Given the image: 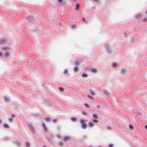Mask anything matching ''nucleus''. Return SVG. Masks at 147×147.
<instances>
[{"instance_id":"nucleus-1","label":"nucleus","mask_w":147,"mask_h":147,"mask_svg":"<svg viewBox=\"0 0 147 147\" xmlns=\"http://www.w3.org/2000/svg\"><path fill=\"white\" fill-rule=\"evenodd\" d=\"M87 120L84 119H81L80 120V123L81 124V128L84 129H86L87 127V125L86 124Z\"/></svg>"},{"instance_id":"nucleus-2","label":"nucleus","mask_w":147,"mask_h":147,"mask_svg":"<svg viewBox=\"0 0 147 147\" xmlns=\"http://www.w3.org/2000/svg\"><path fill=\"white\" fill-rule=\"evenodd\" d=\"M7 40V39L6 38H2L0 39V44H5Z\"/></svg>"},{"instance_id":"nucleus-3","label":"nucleus","mask_w":147,"mask_h":147,"mask_svg":"<svg viewBox=\"0 0 147 147\" xmlns=\"http://www.w3.org/2000/svg\"><path fill=\"white\" fill-rule=\"evenodd\" d=\"M106 48L107 51L108 53H110L112 52V50L108 44L106 45Z\"/></svg>"},{"instance_id":"nucleus-4","label":"nucleus","mask_w":147,"mask_h":147,"mask_svg":"<svg viewBox=\"0 0 147 147\" xmlns=\"http://www.w3.org/2000/svg\"><path fill=\"white\" fill-rule=\"evenodd\" d=\"M28 125L29 127L30 128V130L32 131V132L34 133V134L35 133V131L34 129V127L32 125V124L30 123H28Z\"/></svg>"},{"instance_id":"nucleus-5","label":"nucleus","mask_w":147,"mask_h":147,"mask_svg":"<svg viewBox=\"0 0 147 147\" xmlns=\"http://www.w3.org/2000/svg\"><path fill=\"white\" fill-rule=\"evenodd\" d=\"M11 117L8 118V120L9 122H12L13 121V118L15 117L16 115L14 114H11Z\"/></svg>"},{"instance_id":"nucleus-6","label":"nucleus","mask_w":147,"mask_h":147,"mask_svg":"<svg viewBox=\"0 0 147 147\" xmlns=\"http://www.w3.org/2000/svg\"><path fill=\"white\" fill-rule=\"evenodd\" d=\"M13 143L17 146H21V143L20 141H18L13 142Z\"/></svg>"},{"instance_id":"nucleus-7","label":"nucleus","mask_w":147,"mask_h":147,"mask_svg":"<svg viewBox=\"0 0 147 147\" xmlns=\"http://www.w3.org/2000/svg\"><path fill=\"white\" fill-rule=\"evenodd\" d=\"M27 20L28 21L31 22L34 20V19L33 16H29L27 17Z\"/></svg>"},{"instance_id":"nucleus-8","label":"nucleus","mask_w":147,"mask_h":147,"mask_svg":"<svg viewBox=\"0 0 147 147\" xmlns=\"http://www.w3.org/2000/svg\"><path fill=\"white\" fill-rule=\"evenodd\" d=\"M47 140L48 142L50 143L51 144L53 145L54 144V142L52 139L50 138H47Z\"/></svg>"},{"instance_id":"nucleus-9","label":"nucleus","mask_w":147,"mask_h":147,"mask_svg":"<svg viewBox=\"0 0 147 147\" xmlns=\"http://www.w3.org/2000/svg\"><path fill=\"white\" fill-rule=\"evenodd\" d=\"M126 71V69L125 68H123L121 69V74L123 75L125 74Z\"/></svg>"},{"instance_id":"nucleus-10","label":"nucleus","mask_w":147,"mask_h":147,"mask_svg":"<svg viewBox=\"0 0 147 147\" xmlns=\"http://www.w3.org/2000/svg\"><path fill=\"white\" fill-rule=\"evenodd\" d=\"M42 126L43 128L44 129V131H45L47 132V131L48 129L46 127L45 124L44 123H43L42 124Z\"/></svg>"},{"instance_id":"nucleus-11","label":"nucleus","mask_w":147,"mask_h":147,"mask_svg":"<svg viewBox=\"0 0 147 147\" xmlns=\"http://www.w3.org/2000/svg\"><path fill=\"white\" fill-rule=\"evenodd\" d=\"M63 139L64 140L65 142H66L67 140H71L70 137L67 136H64L63 138Z\"/></svg>"},{"instance_id":"nucleus-12","label":"nucleus","mask_w":147,"mask_h":147,"mask_svg":"<svg viewBox=\"0 0 147 147\" xmlns=\"http://www.w3.org/2000/svg\"><path fill=\"white\" fill-rule=\"evenodd\" d=\"M88 125L91 128L93 127L94 126V124L92 122H89L88 123Z\"/></svg>"},{"instance_id":"nucleus-13","label":"nucleus","mask_w":147,"mask_h":147,"mask_svg":"<svg viewBox=\"0 0 147 147\" xmlns=\"http://www.w3.org/2000/svg\"><path fill=\"white\" fill-rule=\"evenodd\" d=\"M103 91L104 93L108 96L109 95L110 93L106 89H104L103 90Z\"/></svg>"},{"instance_id":"nucleus-14","label":"nucleus","mask_w":147,"mask_h":147,"mask_svg":"<svg viewBox=\"0 0 147 147\" xmlns=\"http://www.w3.org/2000/svg\"><path fill=\"white\" fill-rule=\"evenodd\" d=\"M142 13H139L136 15V19H138L142 16Z\"/></svg>"},{"instance_id":"nucleus-15","label":"nucleus","mask_w":147,"mask_h":147,"mask_svg":"<svg viewBox=\"0 0 147 147\" xmlns=\"http://www.w3.org/2000/svg\"><path fill=\"white\" fill-rule=\"evenodd\" d=\"M93 117L95 119H97L98 118V115L97 114L93 113L92 114Z\"/></svg>"},{"instance_id":"nucleus-16","label":"nucleus","mask_w":147,"mask_h":147,"mask_svg":"<svg viewBox=\"0 0 147 147\" xmlns=\"http://www.w3.org/2000/svg\"><path fill=\"white\" fill-rule=\"evenodd\" d=\"M51 119V118L50 117H46L45 118V121L48 122H50Z\"/></svg>"},{"instance_id":"nucleus-17","label":"nucleus","mask_w":147,"mask_h":147,"mask_svg":"<svg viewBox=\"0 0 147 147\" xmlns=\"http://www.w3.org/2000/svg\"><path fill=\"white\" fill-rule=\"evenodd\" d=\"M97 71V69L95 68H92L91 69V72L94 73H96Z\"/></svg>"},{"instance_id":"nucleus-18","label":"nucleus","mask_w":147,"mask_h":147,"mask_svg":"<svg viewBox=\"0 0 147 147\" xmlns=\"http://www.w3.org/2000/svg\"><path fill=\"white\" fill-rule=\"evenodd\" d=\"M4 99L5 101L6 102H9V99L7 97H5Z\"/></svg>"},{"instance_id":"nucleus-19","label":"nucleus","mask_w":147,"mask_h":147,"mask_svg":"<svg viewBox=\"0 0 147 147\" xmlns=\"http://www.w3.org/2000/svg\"><path fill=\"white\" fill-rule=\"evenodd\" d=\"M71 119L72 121L74 122H76L77 120L76 118L74 117H71Z\"/></svg>"},{"instance_id":"nucleus-20","label":"nucleus","mask_w":147,"mask_h":147,"mask_svg":"<svg viewBox=\"0 0 147 147\" xmlns=\"http://www.w3.org/2000/svg\"><path fill=\"white\" fill-rule=\"evenodd\" d=\"M80 6V4L79 3H77L76 5L75 9L76 10H78L79 9Z\"/></svg>"},{"instance_id":"nucleus-21","label":"nucleus","mask_w":147,"mask_h":147,"mask_svg":"<svg viewBox=\"0 0 147 147\" xmlns=\"http://www.w3.org/2000/svg\"><path fill=\"white\" fill-rule=\"evenodd\" d=\"M25 146L26 147H30V144L28 142H26L25 144Z\"/></svg>"},{"instance_id":"nucleus-22","label":"nucleus","mask_w":147,"mask_h":147,"mask_svg":"<svg viewBox=\"0 0 147 147\" xmlns=\"http://www.w3.org/2000/svg\"><path fill=\"white\" fill-rule=\"evenodd\" d=\"M82 76L83 78H86L88 76V74L86 73H84L82 74Z\"/></svg>"},{"instance_id":"nucleus-23","label":"nucleus","mask_w":147,"mask_h":147,"mask_svg":"<svg viewBox=\"0 0 147 147\" xmlns=\"http://www.w3.org/2000/svg\"><path fill=\"white\" fill-rule=\"evenodd\" d=\"M3 127L6 128H9V126L6 124H4L3 125Z\"/></svg>"},{"instance_id":"nucleus-24","label":"nucleus","mask_w":147,"mask_h":147,"mask_svg":"<svg viewBox=\"0 0 147 147\" xmlns=\"http://www.w3.org/2000/svg\"><path fill=\"white\" fill-rule=\"evenodd\" d=\"M78 70V66H76L74 67V71L75 72H77Z\"/></svg>"},{"instance_id":"nucleus-25","label":"nucleus","mask_w":147,"mask_h":147,"mask_svg":"<svg viewBox=\"0 0 147 147\" xmlns=\"http://www.w3.org/2000/svg\"><path fill=\"white\" fill-rule=\"evenodd\" d=\"M90 93L91 95L92 96H94L95 94V92L94 91H92V90H90Z\"/></svg>"},{"instance_id":"nucleus-26","label":"nucleus","mask_w":147,"mask_h":147,"mask_svg":"<svg viewBox=\"0 0 147 147\" xmlns=\"http://www.w3.org/2000/svg\"><path fill=\"white\" fill-rule=\"evenodd\" d=\"M117 63H114L112 64V67H114L117 66Z\"/></svg>"},{"instance_id":"nucleus-27","label":"nucleus","mask_w":147,"mask_h":147,"mask_svg":"<svg viewBox=\"0 0 147 147\" xmlns=\"http://www.w3.org/2000/svg\"><path fill=\"white\" fill-rule=\"evenodd\" d=\"M79 64V61L77 60L76 61L75 63V65H76V66H78Z\"/></svg>"},{"instance_id":"nucleus-28","label":"nucleus","mask_w":147,"mask_h":147,"mask_svg":"<svg viewBox=\"0 0 147 147\" xmlns=\"http://www.w3.org/2000/svg\"><path fill=\"white\" fill-rule=\"evenodd\" d=\"M9 53L8 52H7L6 53L5 55L4 56V57H7L9 56Z\"/></svg>"},{"instance_id":"nucleus-29","label":"nucleus","mask_w":147,"mask_h":147,"mask_svg":"<svg viewBox=\"0 0 147 147\" xmlns=\"http://www.w3.org/2000/svg\"><path fill=\"white\" fill-rule=\"evenodd\" d=\"M2 49L3 50H7L9 49V47H3Z\"/></svg>"},{"instance_id":"nucleus-30","label":"nucleus","mask_w":147,"mask_h":147,"mask_svg":"<svg viewBox=\"0 0 147 147\" xmlns=\"http://www.w3.org/2000/svg\"><path fill=\"white\" fill-rule=\"evenodd\" d=\"M64 143L63 142H60L59 143V145L60 146H63V145Z\"/></svg>"},{"instance_id":"nucleus-31","label":"nucleus","mask_w":147,"mask_h":147,"mask_svg":"<svg viewBox=\"0 0 147 147\" xmlns=\"http://www.w3.org/2000/svg\"><path fill=\"white\" fill-rule=\"evenodd\" d=\"M59 90L61 92H63L64 91V88L61 87H59Z\"/></svg>"},{"instance_id":"nucleus-32","label":"nucleus","mask_w":147,"mask_h":147,"mask_svg":"<svg viewBox=\"0 0 147 147\" xmlns=\"http://www.w3.org/2000/svg\"><path fill=\"white\" fill-rule=\"evenodd\" d=\"M82 139H85L87 138V136L86 135H84L82 136Z\"/></svg>"},{"instance_id":"nucleus-33","label":"nucleus","mask_w":147,"mask_h":147,"mask_svg":"<svg viewBox=\"0 0 147 147\" xmlns=\"http://www.w3.org/2000/svg\"><path fill=\"white\" fill-rule=\"evenodd\" d=\"M49 138H50L51 139L53 138V135L52 134H49Z\"/></svg>"},{"instance_id":"nucleus-34","label":"nucleus","mask_w":147,"mask_h":147,"mask_svg":"<svg viewBox=\"0 0 147 147\" xmlns=\"http://www.w3.org/2000/svg\"><path fill=\"white\" fill-rule=\"evenodd\" d=\"M68 70L67 69H65L64 70L63 72V73L65 74H66L67 73H68Z\"/></svg>"},{"instance_id":"nucleus-35","label":"nucleus","mask_w":147,"mask_h":147,"mask_svg":"<svg viewBox=\"0 0 147 147\" xmlns=\"http://www.w3.org/2000/svg\"><path fill=\"white\" fill-rule=\"evenodd\" d=\"M129 128L131 130H133L134 129L133 127L130 124L129 125Z\"/></svg>"},{"instance_id":"nucleus-36","label":"nucleus","mask_w":147,"mask_h":147,"mask_svg":"<svg viewBox=\"0 0 147 147\" xmlns=\"http://www.w3.org/2000/svg\"><path fill=\"white\" fill-rule=\"evenodd\" d=\"M4 139L5 141H8L9 140V138L7 137H4Z\"/></svg>"},{"instance_id":"nucleus-37","label":"nucleus","mask_w":147,"mask_h":147,"mask_svg":"<svg viewBox=\"0 0 147 147\" xmlns=\"http://www.w3.org/2000/svg\"><path fill=\"white\" fill-rule=\"evenodd\" d=\"M92 121L93 122L95 123H98V121L96 119H93L92 120Z\"/></svg>"},{"instance_id":"nucleus-38","label":"nucleus","mask_w":147,"mask_h":147,"mask_svg":"<svg viewBox=\"0 0 147 147\" xmlns=\"http://www.w3.org/2000/svg\"><path fill=\"white\" fill-rule=\"evenodd\" d=\"M84 106L86 107L89 108L90 107V106L87 103H85L84 104Z\"/></svg>"},{"instance_id":"nucleus-39","label":"nucleus","mask_w":147,"mask_h":147,"mask_svg":"<svg viewBox=\"0 0 147 147\" xmlns=\"http://www.w3.org/2000/svg\"><path fill=\"white\" fill-rule=\"evenodd\" d=\"M57 119H54L52 120V121L54 123H55L57 122Z\"/></svg>"},{"instance_id":"nucleus-40","label":"nucleus","mask_w":147,"mask_h":147,"mask_svg":"<svg viewBox=\"0 0 147 147\" xmlns=\"http://www.w3.org/2000/svg\"><path fill=\"white\" fill-rule=\"evenodd\" d=\"M71 28H72L74 29L76 28V26L74 25H72L71 26Z\"/></svg>"},{"instance_id":"nucleus-41","label":"nucleus","mask_w":147,"mask_h":147,"mask_svg":"<svg viewBox=\"0 0 147 147\" xmlns=\"http://www.w3.org/2000/svg\"><path fill=\"white\" fill-rule=\"evenodd\" d=\"M135 38L134 37H132L131 38V41L132 42H133L135 41Z\"/></svg>"},{"instance_id":"nucleus-42","label":"nucleus","mask_w":147,"mask_h":147,"mask_svg":"<svg viewBox=\"0 0 147 147\" xmlns=\"http://www.w3.org/2000/svg\"><path fill=\"white\" fill-rule=\"evenodd\" d=\"M88 97L89 98H90V99H91L92 100H93L94 99V98L92 97L91 96H90L89 95H88Z\"/></svg>"},{"instance_id":"nucleus-43","label":"nucleus","mask_w":147,"mask_h":147,"mask_svg":"<svg viewBox=\"0 0 147 147\" xmlns=\"http://www.w3.org/2000/svg\"><path fill=\"white\" fill-rule=\"evenodd\" d=\"M146 21H147V17L144 18L143 20V22H145Z\"/></svg>"},{"instance_id":"nucleus-44","label":"nucleus","mask_w":147,"mask_h":147,"mask_svg":"<svg viewBox=\"0 0 147 147\" xmlns=\"http://www.w3.org/2000/svg\"><path fill=\"white\" fill-rule=\"evenodd\" d=\"M57 138H60L61 137V136L59 134H57Z\"/></svg>"},{"instance_id":"nucleus-45","label":"nucleus","mask_w":147,"mask_h":147,"mask_svg":"<svg viewBox=\"0 0 147 147\" xmlns=\"http://www.w3.org/2000/svg\"><path fill=\"white\" fill-rule=\"evenodd\" d=\"M96 108L98 109H100L101 108V107L100 105H98L96 106Z\"/></svg>"},{"instance_id":"nucleus-46","label":"nucleus","mask_w":147,"mask_h":147,"mask_svg":"<svg viewBox=\"0 0 147 147\" xmlns=\"http://www.w3.org/2000/svg\"><path fill=\"white\" fill-rule=\"evenodd\" d=\"M82 114L83 115H86V112H82Z\"/></svg>"},{"instance_id":"nucleus-47","label":"nucleus","mask_w":147,"mask_h":147,"mask_svg":"<svg viewBox=\"0 0 147 147\" xmlns=\"http://www.w3.org/2000/svg\"><path fill=\"white\" fill-rule=\"evenodd\" d=\"M82 20L85 23H86V21H85V19L84 18H82Z\"/></svg>"},{"instance_id":"nucleus-48","label":"nucleus","mask_w":147,"mask_h":147,"mask_svg":"<svg viewBox=\"0 0 147 147\" xmlns=\"http://www.w3.org/2000/svg\"><path fill=\"white\" fill-rule=\"evenodd\" d=\"M34 116H38L39 115V114L38 113H35L34 114Z\"/></svg>"},{"instance_id":"nucleus-49","label":"nucleus","mask_w":147,"mask_h":147,"mask_svg":"<svg viewBox=\"0 0 147 147\" xmlns=\"http://www.w3.org/2000/svg\"><path fill=\"white\" fill-rule=\"evenodd\" d=\"M113 145L112 144H110L109 145V147H113Z\"/></svg>"},{"instance_id":"nucleus-50","label":"nucleus","mask_w":147,"mask_h":147,"mask_svg":"<svg viewBox=\"0 0 147 147\" xmlns=\"http://www.w3.org/2000/svg\"><path fill=\"white\" fill-rule=\"evenodd\" d=\"M63 1V0H58V1L59 3Z\"/></svg>"},{"instance_id":"nucleus-51","label":"nucleus","mask_w":147,"mask_h":147,"mask_svg":"<svg viewBox=\"0 0 147 147\" xmlns=\"http://www.w3.org/2000/svg\"><path fill=\"white\" fill-rule=\"evenodd\" d=\"M138 114H139V115H142V114L140 112H138Z\"/></svg>"},{"instance_id":"nucleus-52","label":"nucleus","mask_w":147,"mask_h":147,"mask_svg":"<svg viewBox=\"0 0 147 147\" xmlns=\"http://www.w3.org/2000/svg\"><path fill=\"white\" fill-rule=\"evenodd\" d=\"M107 129H109V130H111V128L110 127H107Z\"/></svg>"},{"instance_id":"nucleus-53","label":"nucleus","mask_w":147,"mask_h":147,"mask_svg":"<svg viewBox=\"0 0 147 147\" xmlns=\"http://www.w3.org/2000/svg\"><path fill=\"white\" fill-rule=\"evenodd\" d=\"M124 35H125V37H126L127 36V35L126 33H124Z\"/></svg>"},{"instance_id":"nucleus-54","label":"nucleus","mask_w":147,"mask_h":147,"mask_svg":"<svg viewBox=\"0 0 147 147\" xmlns=\"http://www.w3.org/2000/svg\"><path fill=\"white\" fill-rule=\"evenodd\" d=\"M96 7L95 6H94L92 7V8L93 9H95L96 8Z\"/></svg>"},{"instance_id":"nucleus-55","label":"nucleus","mask_w":147,"mask_h":147,"mask_svg":"<svg viewBox=\"0 0 147 147\" xmlns=\"http://www.w3.org/2000/svg\"><path fill=\"white\" fill-rule=\"evenodd\" d=\"M2 55V52L0 51V56H1Z\"/></svg>"},{"instance_id":"nucleus-56","label":"nucleus","mask_w":147,"mask_h":147,"mask_svg":"<svg viewBox=\"0 0 147 147\" xmlns=\"http://www.w3.org/2000/svg\"><path fill=\"white\" fill-rule=\"evenodd\" d=\"M93 1H95L96 2H98L99 1L98 0H93Z\"/></svg>"},{"instance_id":"nucleus-57","label":"nucleus","mask_w":147,"mask_h":147,"mask_svg":"<svg viewBox=\"0 0 147 147\" xmlns=\"http://www.w3.org/2000/svg\"><path fill=\"white\" fill-rule=\"evenodd\" d=\"M57 129L58 130H60V127H57Z\"/></svg>"},{"instance_id":"nucleus-58","label":"nucleus","mask_w":147,"mask_h":147,"mask_svg":"<svg viewBox=\"0 0 147 147\" xmlns=\"http://www.w3.org/2000/svg\"><path fill=\"white\" fill-rule=\"evenodd\" d=\"M59 24L60 26H61V25L62 24H61V22H59Z\"/></svg>"},{"instance_id":"nucleus-59","label":"nucleus","mask_w":147,"mask_h":147,"mask_svg":"<svg viewBox=\"0 0 147 147\" xmlns=\"http://www.w3.org/2000/svg\"><path fill=\"white\" fill-rule=\"evenodd\" d=\"M145 128L146 129H147V125L145 126Z\"/></svg>"},{"instance_id":"nucleus-60","label":"nucleus","mask_w":147,"mask_h":147,"mask_svg":"<svg viewBox=\"0 0 147 147\" xmlns=\"http://www.w3.org/2000/svg\"><path fill=\"white\" fill-rule=\"evenodd\" d=\"M73 2L75 1L76 0H71Z\"/></svg>"},{"instance_id":"nucleus-61","label":"nucleus","mask_w":147,"mask_h":147,"mask_svg":"<svg viewBox=\"0 0 147 147\" xmlns=\"http://www.w3.org/2000/svg\"><path fill=\"white\" fill-rule=\"evenodd\" d=\"M43 147H46V146L45 145H44L43 146Z\"/></svg>"},{"instance_id":"nucleus-62","label":"nucleus","mask_w":147,"mask_h":147,"mask_svg":"<svg viewBox=\"0 0 147 147\" xmlns=\"http://www.w3.org/2000/svg\"><path fill=\"white\" fill-rule=\"evenodd\" d=\"M1 123V119H0V124Z\"/></svg>"},{"instance_id":"nucleus-63","label":"nucleus","mask_w":147,"mask_h":147,"mask_svg":"<svg viewBox=\"0 0 147 147\" xmlns=\"http://www.w3.org/2000/svg\"><path fill=\"white\" fill-rule=\"evenodd\" d=\"M146 14L147 15V10H146Z\"/></svg>"}]
</instances>
